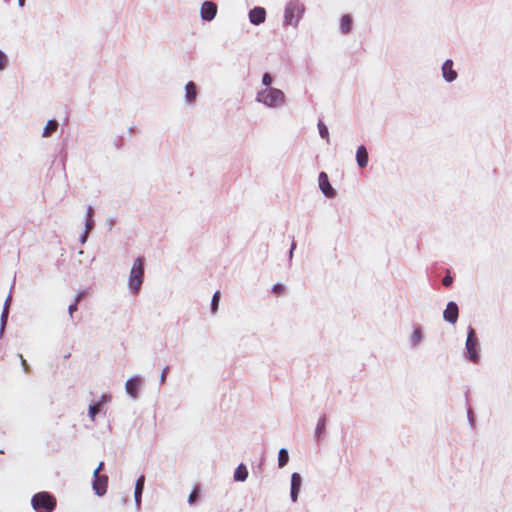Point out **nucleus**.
Returning a JSON list of instances; mask_svg holds the SVG:
<instances>
[{
	"instance_id": "1",
	"label": "nucleus",
	"mask_w": 512,
	"mask_h": 512,
	"mask_svg": "<svg viewBox=\"0 0 512 512\" xmlns=\"http://www.w3.org/2000/svg\"><path fill=\"white\" fill-rule=\"evenodd\" d=\"M256 102L270 109L282 108L286 103L285 93L275 87H268L259 90L255 97Z\"/></svg>"
},
{
	"instance_id": "2",
	"label": "nucleus",
	"mask_w": 512,
	"mask_h": 512,
	"mask_svg": "<svg viewBox=\"0 0 512 512\" xmlns=\"http://www.w3.org/2000/svg\"><path fill=\"white\" fill-rule=\"evenodd\" d=\"M144 274L145 259L140 256L134 260L128 277V289L132 295L139 294L144 281Z\"/></svg>"
},
{
	"instance_id": "3",
	"label": "nucleus",
	"mask_w": 512,
	"mask_h": 512,
	"mask_svg": "<svg viewBox=\"0 0 512 512\" xmlns=\"http://www.w3.org/2000/svg\"><path fill=\"white\" fill-rule=\"evenodd\" d=\"M464 357L473 364H478L481 359L479 339L472 326L467 328Z\"/></svg>"
},
{
	"instance_id": "4",
	"label": "nucleus",
	"mask_w": 512,
	"mask_h": 512,
	"mask_svg": "<svg viewBox=\"0 0 512 512\" xmlns=\"http://www.w3.org/2000/svg\"><path fill=\"white\" fill-rule=\"evenodd\" d=\"M305 11V6L300 0H290L284 9V26L297 27Z\"/></svg>"
},
{
	"instance_id": "5",
	"label": "nucleus",
	"mask_w": 512,
	"mask_h": 512,
	"mask_svg": "<svg viewBox=\"0 0 512 512\" xmlns=\"http://www.w3.org/2000/svg\"><path fill=\"white\" fill-rule=\"evenodd\" d=\"M31 505L36 512H53L56 508V499L49 492H38L33 495Z\"/></svg>"
},
{
	"instance_id": "6",
	"label": "nucleus",
	"mask_w": 512,
	"mask_h": 512,
	"mask_svg": "<svg viewBox=\"0 0 512 512\" xmlns=\"http://www.w3.org/2000/svg\"><path fill=\"white\" fill-rule=\"evenodd\" d=\"M218 7L213 1L206 0L202 3L200 8V16L203 21L210 22L217 15Z\"/></svg>"
},
{
	"instance_id": "7",
	"label": "nucleus",
	"mask_w": 512,
	"mask_h": 512,
	"mask_svg": "<svg viewBox=\"0 0 512 512\" xmlns=\"http://www.w3.org/2000/svg\"><path fill=\"white\" fill-rule=\"evenodd\" d=\"M142 386V379L139 375H135L129 378L125 383L126 393L132 398L137 399L139 397V389Z\"/></svg>"
},
{
	"instance_id": "8",
	"label": "nucleus",
	"mask_w": 512,
	"mask_h": 512,
	"mask_svg": "<svg viewBox=\"0 0 512 512\" xmlns=\"http://www.w3.org/2000/svg\"><path fill=\"white\" fill-rule=\"evenodd\" d=\"M108 486V476L107 475H99L93 476L92 489L94 493L101 497L106 494Z\"/></svg>"
},
{
	"instance_id": "9",
	"label": "nucleus",
	"mask_w": 512,
	"mask_h": 512,
	"mask_svg": "<svg viewBox=\"0 0 512 512\" xmlns=\"http://www.w3.org/2000/svg\"><path fill=\"white\" fill-rule=\"evenodd\" d=\"M459 308L456 302H448L446 309L443 312V318L450 324H455L458 320Z\"/></svg>"
},
{
	"instance_id": "10",
	"label": "nucleus",
	"mask_w": 512,
	"mask_h": 512,
	"mask_svg": "<svg viewBox=\"0 0 512 512\" xmlns=\"http://www.w3.org/2000/svg\"><path fill=\"white\" fill-rule=\"evenodd\" d=\"M111 401V395L110 394H102L100 399L94 403L89 405L88 408V415L92 421L95 420L96 415L101 411L104 404Z\"/></svg>"
},
{
	"instance_id": "11",
	"label": "nucleus",
	"mask_w": 512,
	"mask_h": 512,
	"mask_svg": "<svg viewBox=\"0 0 512 512\" xmlns=\"http://www.w3.org/2000/svg\"><path fill=\"white\" fill-rule=\"evenodd\" d=\"M441 71L443 79L448 83L455 81L458 77V73L453 69V61L451 59L444 61Z\"/></svg>"
},
{
	"instance_id": "12",
	"label": "nucleus",
	"mask_w": 512,
	"mask_h": 512,
	"mask_svg": "<svg viewBox=\"0 0 512 512\" xmlns=\"http://www.w3.org/2000/svg\"><path fill=\"white\" fill-rule=\"evenodd\" d=\"M302 486V477L299 473L294 472L291 475L290 498L292 502L298 500L299 492Z\"/></svg>"
},
{
	"instance_id": "13",
	"label": "nucleus",
	"mask_w": 512,
	"mask_h": 512,
	"mask_svg": "<svg viewBox=\"0 0 512 512\" xmlns=\"http://www.w3.org/2000/svg\"><path fill=\"white\" fill-rule=\"evenodd\" d=\"M318 180H319V188L326 197L332 198L336 195V191L331 186L328 176L325 172H321L319 174Z\"/></svg>"
},
{
	"instance_id": "14",
	"label": "nucleus",
	"mask_w": 512,
	"mask_h": 512,
	"mask_svg": "<svg viewBox=\"0 0 512 512\" xmlns=\"http://www.w3.org/2000/svg\"><path fill=\"white\" fill-rule=\"evenodd\" d=\"M266 19V11L263 7L256 6L249 11V20L253 25H260Z\"/></svg>"
},
{
	"instance_id": "15",
	"label": "nucleus",
	"mask_w": 512,
	"mask_h": 512,
	"mask_svg": "<svg viewBox=\"0 0 512 512\" xmlns=\"http://www.w3.org/2000/svg\"><path fill=\"white\" fill-rule=\"evenodd\" d=\"M144 484H145V476L140 475L138 477V479L136 480L135 488H134V500H135V505H136L137 509H140V507H141V498H142V494H143V490H144Z\"/></svg>"
},
{
	"instance_id": "16",
	"label": "nucleus",
	"mask_w": 512,
	"mask_h": 512,
	"mask_svg": "<svg viewBox=\"0 0 512 512\" xmlns=\"http://www.w3.org/2000/svg\"><path fill=\"white\" fill-rule=\"evenodd\" d=\"M368 151L364 145H360L356 150V162L360 168H365L368 164Z\"/></svg>"
},
{
	"instance_id": "17",
	"label": "nucleus",
	"mask_w": 512,
	"mask_h": 512,
	"mask_svg": "<svg viewBox=\"0 0 512 512\" xmlns=\"http://www.w3.org/2000/svg\"><path fill=\"white\" fill-rule=\"evenodd\" d=\"M197 97V86L193 81H189L185 85V101L188 104H192Z\"/></svg>"
},
{
	"instance_id": "18",
	"label": "nucleus",
	"mask_w": 512,
	"mask_h": 512,
	"mask_svg": "<svg viewBox=\"0 0 512 512\" xmlns=\"http://www.w3.org/2000/svg\"><path fill=\"white\" fill-rule=\"evenodd\" d=\"M353 20L349 14H345L340 20V31L342 34H349L352 30Z\"/></svg>"
},
{
	"instance_id": "19",
	"label": "nucleus",
	"mask_w": 512,
	"mask_h": 512,
	"mask_svg": "<svg viewBox=\"0 0 512 512\" xmlns=\"http://www.w3.org/2000/svg\"><path fill=\"white\" fill-rule=\"evenodd\" d=\"M59 123L56 119H50L43 129L42 137L48 138L57 131Z\"/></svg>"
},
{
	"instance_id": "20",
	"label": "nucleus",
	"mask_w": 512,
	"mask_h": 512,
	"mask_svg": "<svg viewBox=\"0 0 512 512\" xmlns=\"http://www.w3.org/2000/svg\"><path fill=\"white\" fill-rule=\"evenodd\" d=\"M423 341V332L420 326L414 328L413 333L410 337V345L413 348H416Z\"/></svg>"
},
{
	"instance_id": "21",
	"label": "nucleus",
	"mask_w": 512,
	"mask_h": 512,
	"mask_svg": "<svg viewBox=\"0 0 512 512\" xmlns=\"http://www.w3.org/2000/svg\"><path fill=\"white\" fill-rule=\"evenodd\" d=\"M234 480L238 482H244L248 477V470L244 464H239L234 472Z\"/></svg>"
},
{
	"instance_id": "22",
	"label": "nucleus",
	"mask_w": 512,
	"mask_h": 512,
	"mask_svg": "<svg viewBox=\"0 0 512 512\" xmlns=\"http://www.w3.org/2000/svg\"><path fill=\"white\" fill-rule=\"evenodd\" d=\"M326 430V415L323 414L319 417L316 428H315V438L320 439Z\"/></svg>"
},
{
	"instance_id": "23",
	"label": "nucleus",
	"mask_w": 512,
	"mask_h": 512,
	"mask_svg": "<svg viewBox=\"0 0 512 512\" xmlns=\"http://www.w3.org/2000/svg\"><path fill=\"white\" fill-rule=\"evenodd\" d=\"M289 462V453L286 448H281L278 452V467L283 468Z\"/></svg>"
},
{
	"instance_id": "24",
	"label": "nucleus",
	"mask_w": 512,
	"mask_h": 512,
	"mask_svg": "<svg viewBox=\"0 0 512 512\" xmlns=\"http://www.w3.org/2000/svg\"><path fill=\"white\" fill-rule=\"evenodd\" d=\"M10 64L7 54L0 49V72L6 70Z\"/></svg>"
},
{
	"instance_id": "25",
	"label": "nucleus",
	"mask_w": 512,
	"mask_h": 512,
	"mask_svg": "<svg viewBox=\"0 0 512 512\" xmlns=\"http://www.w3.org/2000/svg\"><path fill=\"white\" fill-rule=\"evenodd\" d=\"M319 135L322 139L329 141V131L327 126L320 120L317 124Z\"/></svg>"
},
{
	"instance_id": "26",
	"label": "nucleus",
	"mask_w": 512,
	"mask_h": 512,
	"mask_svg": "<svg viewBox=\"0 0 512 512\" xmlns=\"http://www.w3.org/2000/svg\"><path fill=\"white\" fill-rule=\"evenodd\" d=\"M219 301H220V291H216L213 294L212 299H211V312L213 314H215L218 310Z\"/></svg>"
},
{
	"instance_id": "27",
	"label": "nucleus",
	"mask_w": 512,
	"mask_h": 512,
	"mask_svg": "<svg viewBox=\"0 0 512 512\" xmlns=\"http://www.w3.org/2000/svg\"><path fill=\"white\" fill-rule=\"evenodd\" d=\"M273 82L272 76L266 72L262 75L261 83L265 88L272 87L271 84Z\"/></svg>"
},
{
	"instance_id": "28",
	"label": "nucleus",
	"mask_w": 512,
	"mask_h": 512,
	"mask_svg": "<svg viewBox=\"0 0 512 512\" xmlns=\"http://www.w3.org/2000/svg\"><path fill=\"white\" fill-rule=\"evenodd\" d=\"M14 286H15V279L13 280V283H12V285H11V287H10V293H9V295L7 296V298H6L5 302H4V305H3V309H6V310H8V311H9V307H10V304H11V301H12V294H11V291H12V289L14 288Z\"/></svg>"
},
{
	"instance_id": "29",
	"label": "nucleus",
	"mask_w": 512,
	"mask_h": 512,
	"mask_svg": "<svg viewBox=\"0 0 512 512\" xmlns=\"http://www.w3.org/2000/svg\"><path fill=\"white\" fill-rule=\"evenodd\" d=\"M453 283V278L452 276L449 274V271L447 272V274L443 277L442 279V284L445 286V287H449L451 286Z\"/></svg>"
},
{
	"instance_id": "30",
	"label": "nucleus",
	"mask_w": 512,
	"mask_h": 512,
	"mask_svg": "<svg viewBox=\"0 0 512 512\" xmlns=\"http://www.w3.org/2000/svg\"><path fill=\"white\" fill-rule=\"evenodd\" d=\"M467 418H468V421H469V424H470L471 428H474V426H475V418H474V413H473V411H472V409L470 407L467 410Z\"/></svg>"
},
{
	"instance_id": "31",
	"label": "nucleus",
	"mask_w": 512,
	"mask_h": 512,
	"mask_svg": "<svg viewBox=\"0 0 512 512\" xmlns=\"http://www.w3.org/2000/svg\"><path fill=\"white\" fill-rule=\"evenodd\" d=\"M168 372H169V366H166L162 369L160 379H159V382L161 385L165 383Z\"/></svg>"
},
{
	"instance_id": "32",
	"label": "nucleus",
	"mask_w": 512,
	"mask_h": 512,
	"mask_svg": "<svg viewBox=\"0 0 512 512\" xmlns=\"http://www.w3.org/2000/svg\"><path fill=\"white\" fill-rule=\"evenodd\" d=\"M283 291H284V286L280 283H276L272 287L273 293L279 294V293H282Z\"/></svg>"
},
{
	"instance_id": "33",
	"label": "nucleus",
	"mask_w": 512,
	"mask_h": 512,
	"mask_svg": "<svg viewBox=\"0 0 512 512\" xmlns=\"http://www.w3.org/2000/svg\"><path fill=\"white\" fill-rule=\"evenodd\" d=\"M94 228V220L86 219L85 220V231L90 232Z\"/></svg>"
},
{
	"instance_id": "34",
	"label": "nucleus",
	"mask_w": 512,
	"mask_h": 512,
	"mask_svg": "<svg viewBox=\"0 0 512 512\" xmlns=\"http://www.w3.org/2000/svg\"><path fill=\"white\" fill-rule=\"evenodd\" d=\"M18 357L20 358L21 365H22L24 371L28 372L29 371V365L27 364L26 360L23 358V356L21 354H19Z\"/></svg>"
},
{
	"instance_id": "35",
	"label": "nucleus",
	"mask_w": 512,
	"mask_h": 512,
	"mask_svg": "<svg viewBox=\"0 0 512 512\" xmlns=\"http://www.w3.org/2000/svg\"><path fill=\"white\" fill-rule=\"evenodd\" d=\"M197 498H198V494L195 491L191 492L188 497V503L193 504L197 500Z\"/></svg>"
},
{
	"instance_id": "36",
	"label": "nucleus",
	"mask_w": 512,
	"mask_h": 512,
	"mask_svg": "<svg viewBox=\"0 0 512 512\" xmlns=\"http://www.w3.org/2000/svg\"><path fill=\"white\" fill-rule=\"evenodd\" d=\"M88 234H89V232H87V231H85V230H84V232L80 235V237H79V241H80V243H81L82 245L86 243V241H87V239H88Z\"/></svg>"
},
{
	"instance_id": "37",
	"label": "nucleus",
	"mask_w": 512,
	"mask_h": 512,
	"mask_svg": "<svg viewBox=\"0 0 512 512\" xmlns=\"http://www.w3.org/2000/svg\"><path fill=\"white\" fill-rule=\"evenodd\" d=\"M103 468H104V462H100L99 465L97 466V468L94 470L93 476H99L100 472L103 470Z\"/></svg>"
},
{
	"instance_id": "38",
	"label": "nucleus",
	"mask_w": 512,
	"mask_h": 512,
	"mask_svg": "<svg viewBox=\"0 0 512 512\" xmlns=\"http://www.w3.org/2000/svg\"><path fill=\"white\" fill-rule=\"evenodd\" d=\"M77 306L78 304L77 303H72L69 305L68 307V312H69V315L72 317L73 313L77 310Z\"/></svg>"
},
{
	"instance_id": "39",
	"label": "nucleus",
	"mask_w": 512,
	"mask_h": 512,
	"mask_svg": "<svg viewBox=\"0 0 512 512\" xmlns=\"http://www.w3.org/2000/svg\"><path fill=\"white\" fill-rule=\"evenodd\" d=\"M296 249V242L295 240L293 239L292 240V243H291V247H290V250H289V259L291 260L293 258V253H294V250Z\"/></svg>"
},
{
	"instance_id": "40",
	"label": "nucleus",
	"mask_w": 512,
	"mask_h": 512,
	"mask_svg": "<svg viewBox=\"0 0 512 512\" xmlns=\"http://www.w3.org/2000/svg\"><path fill=\"white\" fill-rule=\"evenodd\" d=\"M94 210L92 206H88L86 211V219H93Z\"/></svg>"
},
{
	"instance_id": "41",
	"label": "nucleus",
	"mask_w": 512,
	"mask_h": 512,
	"mask_svg": "<svg viewBox=\"0 0 512 512\" xmlns=\"http://www.w3.org/2000/svg\"><path fill=\"white\" fill-rule=\"evenodd\" d=\"M9 311L6 309L2 310L0 321H8Z\"/></svg>"
},
{
	"instance_id": "42",
	"label": "nucleus",
	"mask_w": 512,
	"mask_h": 512,
	"mask_svg": "<svg viewBox=\"0 0 512 512\" xmlns=\"http://www.w3.org/2000/svg\"><path fill=\"white\" fill-rule=\"evenodd\" d=\"M84 297V292H79L76 296H75V299H74V303H79L80 300Z\"/></svg>"
},
{
	"instance_id": "43",
	"label": "nucleus",
	"mask_w": 512,
	"mask_h": 512,
	"mask_svg": "<svg viewBox=\"0 0 512 512\" xmlns=\"http://www.w3.org/2000/svg\"><path fill=\"white\" fill-rule=\"evenodd\" d=\"M7 321H0V327H2V330H5Z\"/></svg>"
},
{
	"instance_id": "44",
	"label": "nucleus",
	"mask_w": 512,
	"mask_h": 512,
	"mask_svg": "<svg viewBox=\"0 0 512 512\" xmlns=\"http://www.w3.org/2000/svg\"><path fill=\"white\" fill-rule=\"evenodd\" d=\"M25 1L26 0H18L19 7H24L25 6Z\"/></svg>"
},
{
	"instance_id": "45",
	"label": "nucleus",
	"mask_w": 512,
	"mask_h": 512,
	"mask_svg": "<svg viewBox=\"0 0 512 512\" xmlns=\"http://www.w3.org/2000/svg\"><path fill=\"white\" fill-rule=\"evenodd\" d=\"M3 334H4V330H2V327H0V338H2Z\"/></svg>"
},
{
	"instance_id": "46",
	"label": "nucleus",
	"mask_w": 512,
	"mask_h": 512,
	"mask_svg": "<svg viewBox=\"0 0 512 512\" xmlns=\"http://www.w3.org/2000/svg\"><path fill=\"white\" fill-rule=\"evenodd\" d=\"M3 453H4V451L2 449H0V454H3Z\"/></svg>"
}]
</instances>
